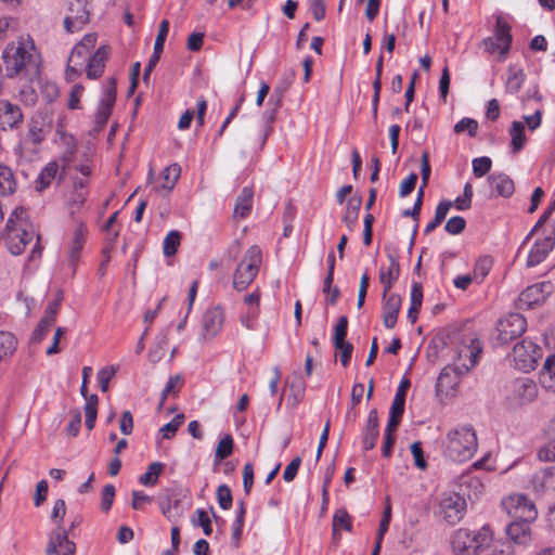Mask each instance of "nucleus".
<instances>
[{"mask_svg": "<svg viewBox=\"0 0 555 555\" xmlns=\"http://www.w3.org/2000/svg\"><path fill=\"white\" fill-rule=\"evenodd\" d=\"M116 371L113 366L104 367L98 372V382L102 391L108 390V383L115 375Z\"/></svg>", "mask_w": 555, "mask_h": 555, "instance_id": "62", "label": "nucleus"}, {"mask_svg": "<svg viewBox=\"0 0 555 555\" xmlns=\"http://www.w3.org/2000/svg\"><path fill=\"white\" fill-rule=\"evenodd\" d=\"M2 60L8 77H27L38 73L40 54L34 39L29 35H21L7 46Z\"/></svg>", "mask_w": 555, "mask_h": 555, "instance_id": "1", "label": "nucleus"}, {"mask_svg": "<svg viewBox=\"0 0 555 555\" xmlns=\"http://www.w3.org/2000/svg\"><path fill=\"white\" fill-rule=\"evenodd\" d=\"M379 435L378 414L375 409L371 410L367 415L366 427L363 436V448L371 450L375 447Z\"/></svg>", "mask_w": 555, "mask_h": 555, "instance_id": "29", "label": "nucleus"}, {"mask_svg": "<svg viewBox=\"0 0 555 555\" xmlns=\"http://www.w3.org/2000/svg\"><path fill=\"white\" fill-rule=\"evenodd\" d=\"M17 348V339L7 331H0V363L13 356Z\"/></svg>", "mask_w": 555, "mask_h": 555, "instance_id": "38", "label": "nucleus"}, {"mask_svg": "<svg viewBox=\"0 0 555 555\" xmlns=\"http://www.w3.org/2000/svg\"><path fill=\"white\" fill-rule=\"evenodd\" d=\"M24 115L21 107L9 101H0V129H17L23 124Z\"/></svg>", "mask_w": 555, "mask_h": 555, "instance_id": "19", "label": "nucleus"}, {"mask_svg": "<svg viewBox=\"0 0 555 555\" xmlns=\"http://www.w3.org/2000/svg\"><path fill=\"white\" fill-rule=\"evenodd\" d=\"M344 529L348 532L352 529V524L349 514L346 509H337L333 516L332 530L333 541L338 544L340 541L339 530Z\"/></svg>", "mask_w": 555, "mask_h": 555, "instance_id": "33", "label": "nucleus"}, {"mask_svg": "<svg viewBox=\"0 0 555 555\" xmlns=\"http://www.w3.org/2000/svg\"><path fill=\"white\" fill-rule=\"evenodd\" d=\"M300 465H301V457L300 456L294 457L292 460V462L285 467L284 473H283V479L286 482L293 481L298 473Z\"/></svg>", "mask_w": 555, "mask_h": 555, "instance_id": "61", "label": "nucleus"}, {"mask_svg": "<svg viewBox=\"0 0 555 555\" xmlns=\"http://www.w3.org/2000/svg\"><path fill=\"white\" fill-rule=\"evenodd\" d=\"M417 182V175L416 173H410L408 178L402 181L400 185L399 194L401 197L408 196L415 188V184Z\"/></svg>", "mask_w": 555, "mask_h": 555, "instance_id": "64", "label": "nucleus"}, {"mask_svg": "<svg viewBox=\"0 0 555 555\" xmlns=\"http://www.w3.org/2000/svg\"><path fill=\"white\" fill-rule=\"evenodd\" d=\"M532 486L539 492L555 491V466L537 472L532 477Z\"/></svg>", "mask_w": 555, "mask_h": 555, "instance_id": "28", "label": "nucleus"}, {"mask_svg": "<svg viewBox=\"0 0 555 555\" xmlns=\"http://www.w3.org/2000/svg\"><path fill=\"white\" fill-rule=\"evenodd\" d=\"M527 327L526 319L519 313H509L498 322V339L502 344H508L519 337Z\"/></svg>", "mask_w": 555, "mask_h": 555, "instance_id": "12", "label": "nucleus"}, {"mask_svg": "<svg viewBox=\"0 0 555 555\" xmlns=\"http://www.w3.org/2000/svg\"><path fill=\"white\" fill-rule=\"evenodd\" d=\"M540 347L528 339L518 343L513 349V358L518 370L530 372L535 369L538 360L541 358Z\"/></svg>", "mask_w": 555, "mask_h": 555, "instance_id": "9", "label": "nucleus"}, {"mask_svg": "<svg viewBox=\"0 0 555 555\" xmlns=\"http://www.w3.org/2000/svg\"><path fill=\"white\" fill-rule=\"evenodd\" d=\"M511 26L502 17L498 16L494 35L482 40V47L489 54L499 53V61L505 60L512 46Z\"/></svg>", "mask_w": 555, "mask_h": 555, "instance_id": "7", "label": "nucleus"}, {"mask_svg": "<svg viewBox=\"0 0 555 555\" xmlns=\"http://www.w3.org/2000/svg\"><path fill=\"white\" fill-rule=\"evenodd\" d=\"M108 55L109 49L102 46L88 59L87 77L89 79H98L102 76Z\"/></svg>", "mask_w": 555, "mask_h": 555, "instance_id": "26", "label": "nucleus"}, {"mask_svg": "<svg viewBox=\"0 0 555 555\" xmlns=\"http://www.w3.org/2000/svg\"><path fill=\"white\" fill-rule=\"evenodd\" d=\"M482 352L481 343L477 338H469L462 341L455 350L452 364L443 367L438 380V388H453L457 385V379L452 380L451 375L454 374L456 378L462 377L468 373L478 362Z\"/></svg>", "mask_w": 555, "mask_h": 555, "instance_id": "2", "label": "nucleus"}, {"mask_svg": "<svg viewBox=\"0 0 555 555\" xmlns=\"http://www.w3.org/2000/svg\"><path fill=\"white\" fill-rule=\"evenodd\" d=\"M478 129L477 120L473 118H462L454 126V132L462 133L467 132L469 137H475Z\"/></svg>", "mask_w": 555, "mask_h": 555, "instance_id": "50", "label": "nucleus"}, {"mask_svg": "<svg viewBox=\"0 0 555 555\" xmlns=\"http://www.w3.org/2000/svg\"><path fill=\"white\" fill-rule=\"evenodd\" d=\"M115 498V487L113 485H106L102 491L101 509L108 512L112 508Z\"/></svg>", "mask_w": 555, "mask_h": 555, "instance_id": "58", "label": "nucleus"}, {"mask_svg": "<svg viewBox=\"0 0 555 555\" xmlns=\"http://www.w3.org/2000/svg\"><path fill=\"white\" fill-rule=\"evenodd\" d=\"M511 151L514 154L519 153L526 145L527 138L525 133V125L521 121H513L509 128Z\"/></svg>", "mask_w": 555, "mask_h": 555, "instance_id": "34", "label": "nucleus"}, {"mask_svg": "<svg viewBox=\"0 0 555 555\" xmlns=\"http://www.w3.org/2000/svg\"><path fill=\"white\" fill-rule=\"evenodd\" d=\"M465 225V219L463 217L455 216L447 221L444 230L451 235H457L464 231Z\"/></svg>", "mask_w": 555, "mask_h": 555, "instance_id": "55", "label": "nucleus"}, {"mask_svg": "<svg viewBox=\"0 0 555 555\" xmlns=\"http://www.w3.org/2000/svg\"><path fill=\"white\" fill-rule=\"evenodd\" d=\"M554 245L555 238L552 235L538 238L529 250L527 267L531 268L540 264L554 248Z\"/></svg>", "mask_w": 555, "mask_h": 555, "instance_id": "22", "label": "nucleus"}, {"mask_svg": "<svg viewBox=\"0 0 555 555\" xmlns=\"http://www.w3.org/2000/svg\"><path fill=\"white\" fill-rule=\"evenodd\" d=\"M531 521L515 519L506 528L508 538L520 545H527L531 541Z\"/></svg>", "mask_w": 555, "mask_h": 555, "instance_id": "27", "label": "nucleus"}, {"mask_svg": "<svg viewBox=\"0 0 555 555\" xmlns=\"http://www.w3.org/2000/svg\"><path fill=\"white\" fill-rule=\"evenodd\" d=\"M5 231L8 233V245L11 254L21 255L26 246L34 240L37 242L31 250L30 258L41 256L42 247L39 245V236L36 234L33 224L28 221L23 207H16L10 215Z\"/></svg>", "mask_w": 555, "mask_h": 555, "instance_id": "3", "label": "nucleus"}, {"mask_svg": "<svg viewBox=\"0 0 555 555\" xmlns=\"http://www.w3.org/2000/svg\"><path fill=\"white\" fill-rule=\"evenodd\" d=\"M88 184V180L85 179H75L73 181L72 190L66 199L72 214L79 211L85 204L89 194Z\"/></svg>", "mask_w": 555, "mask_h": 555, "instance_id": "23", "label": "nucleus"}, {"mask_svg": "<svg viewBox=\"0 0 555 555\" xmlns=\"http://www.w3.org/2000/svg\"><path fill=\"white\" fill-rule=\"evenodd\" d=\"M195 514L197 516V521L193 518V524L202 527L204 534L209 537L212 533V527L210 517L208 516L207 512L204 509H196Z\"/></svg>", "mask_w": 555, "mask_h": 555, "instance_id": "54", "label": "nucleus"}, {"mask_svg": "<svg viewBox=\"0 0 555 555\" xmlns=\"http://www.w3.org/2000/svg\"><path fill=\"white\" fill-rule=\"evenodd\" d=\"M538 386L529 377L515 379L511 385L509 399L517 405H524L535 400Z\"/></svg>", "mask_w": 555, "mask_h": 555, "instance_id": "16", "label": "nucleus"}, {"mask_svg": "<svg viewBox=\"0 0 555 555\" xmlns=\"http://www.w3.org/2000/svg\"><path fill=\"white\" fill-rule=\"evenodd\" d=\"M27 137L34 144L41 143L44 140L42 122L39 120H31L29 124Z\"/></svg>", "mask_w": 555, "mask_h": 555, "instance_id": "52", "label": "nucleus"}, {"mask_svg": "<svg viewBox=\"0 0 555 555\" xmlns=\"http://www.w3.org/2000/svg\"><path fill=\"white\" fill-rule=\"evenodd\" d=\"M492 162L489 157H478L473 160V172L475 177L481 178L491 169Z\"/></svg>", "mask_w": 555, "mask_h": 555, "instance_id": "51", "label": "nucleus"}, {"mask_svg": "<svg viewBox=\"0 0 555 555\" xmlns=\"http://www.w3.org/2000/svg\"><path fill=\"white\" fill-rule=\"evenodd\" d=\"M362 205V197L361 196H352L348 203H347V209L346 214L343 217V221L347 224L349 230H352L353 225L356 224L358 217H359V210Z\"/></svg>", "mask_w": 555, "mask_h": 555, "instance_id": "41", "label": "nucleus"}, {"mask_svg": "<svg viewBox=\"0 0 555 555\" xmlns=\"http://www.w3.org/2000/svg\"><path fill=\"white\" fill-rule=\"evenodd\" d=\"M233 452V439L230 435L223 437L217 444L215 456L218 461L229 457Z\"/></svg>", "mask_w": 555, "mask_h": 555, "instance_id": "48", "label": "nucleus"}, {"mask_svg": "<svg viewBox=\"0 0 555 555\" xmlns=\"http://www.w3.org/2000/svg\"><path fill=\"white\" fill-rule=\"evenodd\" d=\"M224 321L222 309L215 307L208 309L202 318V336L204 339L214 338L221 330Z\"/></svg>", "mask_w": 555, "mask_h": 555, "instance_id": "21", "label": "nucleus"}, {"mask_svg": "<svg viewBox=\"0 0 555 555\" xmlns=\"http://www.w3.org/2000/svg\"><path fill=\"white\" fill-rule=\"evenodd\" d=\"M88 229L85 223L79 222L68 241V264L72 269V274H75L77 263L80 259V253L86 244Z\"/></svg>", "mask_w": 555, "mask_h": 555, "instance_id": "17", "label": "nucleus"}, {"mask_svg": "<svg viewBox=\"0 0 555 555\" xmlns=\"http://www.w3.org/2000/svg\"><path fill=\"white\" fill-rule=\"evenodd\" d=\"M62 140L66 149L64 153L60 156V158L56 159V162H59L61 165L60 179H64L66 170L75 159V155L77 152V144L72 135L63 134Z\"/></svg>", "mask_w": 555, "mask_h": 555, "instance_id": "30", "label": "nucleus"}, {"mask_svg": "<svg viewBox=\"0 0 555 555\" xmlns=\"http://www.w3.org/2000/svg\"><path fill=\"white\" fill-rule=\"evenodd\" d=\"M553 292V285L550 282H541L528 286L518 297L519 309H531L541 305Z\"/></svg>", "mask_w": 555, "mask_h": 555, "instance_id": "14", "label": "nucleus"}, {"mask_svg": "<svg viewBox=\"0 0 555 555\" xmlns=\"http://www.w3.org/2000/svg\"><path fill=\"white\" fill-rule=\"evenodd\" d=\"M180 500L177 498L173 490H166L160 494L159 498V507L162 514L167 517L169 520L172 517V511L179 507Z\"/></svg>", "mask_w": 555, "mask_h": 555, "instance_id": "40", "label": "nucleus"}, {"mask_svg": "<svg viewBox=\"0 0 555 555\" xmlns=\"http://www.w3.org/2000/svg\"><path fill=\"white\" fill-rule=\"evenodd\" d=\"M427 185H424L422 183L421 188L418 189V192H417V197H416V201L413 205V210H404L402 212V215L404 217H412L414 218L415 221L418 220V216H420V212H421V208H422V204H423V196H424V190Z\"/></svg>", "mask_w": 555, "mask_h": 555, "instance_id": "60", "label": "nucleus"}, {"mask_svg": "<svg viewBox=\"0 0 555 555\" xmlns=\"http://www.w3.org/2000/svg\"><path fill=\"white\" fill-rule=\"evenodd\" d=\"M389 266L387 268L382 267L378 272L379 283L383 285L384 298L390 292L395 283L400 276V264L398 261V255L393 251L387 253Z\"/></svg>", "mask_w": 555, "mask_h": 555, "instance_id": "18", "label": "nucleus"}, {"mask_svg": "<svg viewBox=\"0 0 555 555\" xmlns=\"http://www.w3.org/2000/svg\"><path fill=\"white\" fill-rule=\"evenodd\" d=\"M76 543L68 538V531L57 527L49 535L46 555H74Z\"/></svg>", "mask_w": 555, "mask_h": 555, "instance_id": "15", "label": "nucleus"}, {"mask_svg": "<svg viewBox=\"0 0 555 555\" xmlns=\"http://www.w3.org/2000/svg\"><path fill=\"white\" fill-rule=\"evenodd\" d=\"M167 346H168L167 333L162 332L157 336V341H156L155 348L152 349L149 353L150 361L153 363L158 362L165 356Z\"/></svg>", "mask_w": 555, "mask_h": 555, "instance_id": "46", "label": "nucleus"}, {"mask_svg": "<svg viewBox=\"0 0 555 555\" xmlns=\"http://www.w3.org/2000/svg\"><path fill=\"white\" fill-rule=\"evenodd\" d=\"M525 78L526 76L522 68L515 64H511L506 72V91L509 93H517L521 89Z\"/></svg>", "mask_w": 555, "mask_h": 555, "instance_id": "32", "label": "nucleus"}, {"mask_svg": "<svg viewBox=\"0 0 555 555\" xmlns=\"http://www.w3.org/2000/svg\"><path fill=\"white\" fill-rule=\"evenodd\" d=\"M85 404V414H86V427L88 430H92L95 425L96 416H98V404L99 398L96 395H88Z\"/></svg>", "mask_w": 555, "mask_h": 555, "instance_id": "43", "label": "nucleus"}, {"mask_svg": "<svg viewBox=\"0 0 555 555\" xmlns=\"http://www.w3.org/2000/svg\"><path fill=\"white\" fill-rule=\"evenodd\" d=\"M61 165L56 160L49 162L39 172L35 180V189L38 192H42L48 189L54 180L61 181Z\"/></svg>", "mask_w": 555, "mask_h": 555, "instance_id": "25", "label": "nucleus"}, {"mask_svg": "<svg viewBox=\"0 0 555 555\" xmlns=\"http://www.w3.org/2000/svg\"><path fill=\"white\" fill-rule=\"evenodd\" d=\"M492 540L493 533L488 526L477 531L460 528L452 533L450 544L454 555H479L491 545Z\"/></svg>", "mask_w": 555, "mask_h": 555, "instance_id": "5", "label": "nucleus"}, {"mask_svg": "<svg viewBox=\"0 0 555 555\" xmlns=\"http://www.w3.org/2000/svg\"><path fill=\"white\" fill-rule=\"evenodd\" d=\"M478 449L476 430L470 425L451 429L446 437L444 454L452 461L463 463L470 460Z\"/></svg>", "mask_w": 555, "mask_h": 555, "instance_id": "4", "label": "nucleus"}, {"mask_svg": "<svg viewBox=\"0 0 555 555\" xmlns=\"http://www.w3.org/2000/svg\"><path fill=\"white\" fill-rule=\"evenodd\" d=\"M116 102V79L109 78L103 87V94L98 105L94 124L98 131H101L106 125L112 109Z\"/></svg>", "mask_w": 555, "mask_h": 555, "instance_id": "11", "label": "nucleus"}, {"mask_svg": "<svg viewBox=\"0 0 555 555\" xmlns=\"http://www.w3.org/2000/svg\"><path fill=\"white\" fill-rule=\"evenodd\" d=\"M466 513L465 499L455 492L447 493L439 502V515L450 525L457 524Z\"/></svg>", "mask_w": 555, "mask_h": 555, "instance_id": "10", "label": "nucleus"}, {"mask_svg": "<svg viewBox=\"0 0 555 555\" xmlns=\"http://www.w3.org/2000/svg\"><path fill=\"white\" fill-rule=\"evenodd\" d=\"M181 242V234L178 231H170L163 244V250L165 256L170 257L177 253V249Z\"/></svg>", "mask_w": 555, "mask_h": 555, "instance_id": "45", "label": "nucleus"}, {"mask_svg": "<svg viewBox=\"0 0 555 555\" xmlns=\"http://www.w3.org/2000/svg\"><path fill=\"white\" fill-rule=\"evenodd\" d=\"M540 382L545 389L555 391V354L545 360L540 372Z\"/></svg>", "mask_w": 555, "mask_h": 555, "instance_id": "39", "label": "nucleus"}, {"mask_svg": "<svg viewBox=\"0 0 555 555\" xmlns=\"http://www.w3.org/2000/svg\"><path fill=\"white\" fill-rule=\"evenodd\" d=\"M262 262V253L257 245L250 246L238 262L233 275V286L237 291L246 289L255 280Z\"/></svg>", "mask_w": 555, "mask_h": 555, "instance_id": "6", "label": "nucleus"}, {"mask_svg": "<svg viewBox=\"0 0 555 555\" xmlns=\"http://www.w3.org/2000/svg\"><path fill=\"white\" fill-rule=\"evenodd\" d=\"M347 328H348V319L346 315H343L339 318L338 323L335 326V333H334V346L335 348H339L343 346L344 343H347L345 340L347 336Z\"/></svg>", "mask_w": 555, "mask_h": 555, "instance_id": "49", "label": "nucleus"}, {"mask_svg": "<svg viewBox=\"0 0 555 555\" xmlns=\"http://www.w3.org/2000/svg\"><path fill=\"white\" fill-rule=\"evenodd\" d=\"M164 470V464L153 462L149 465L147 470L139 477V482L145 487H153L158 482V478Z\"/></svg>", "mask_w": 555, "mask_h": 555, "instance_id": "42", "label": "nucleus"}, {"mask_svg": "<svg viewBox=\"0 0 555 555\" xmlns=\"http://www.w3.org/2000/svg\"><path fill=\"white\" fill-rule=\"evenodd\" d=\"M184 421L183 414L176 415L169 423L165 424L160 429L159 433L164 439H171L175 437L177 430L182 425Z\"/></svg>", "mask_w": 555, "mask_h": 555, "instance_id": "47", "label": "nucleus"}, {"mask_svg": "<svg viewBox=\"0 0 555 555\" xmlns=\"http://www.w3.org/2000/svg\"><path fill=\"white\" fill-rule=\"evenodd\" d=\"M401 307V297L397 294H387L383 297V322L386 328H393L397 324Z\"/></svg>", "mask_w": 555, "mask_h": 555, "instance_id": "24", "label": "nucleus"}, {"mask_svg": "<svg viewBox=\"0 0 555 555\" xmlns=\"http://www.w3.org/2000/svg\"><path fill=\"white\" fill-rule=\"evenodd\" d=\"M72 14L64 20V27L67 33L80 30L89 22V11L86 9L85 0H75L70 4Z\"/></svg>", "mask_w": 555, "mask_h": 555, "instance_id": "20", "label": "nucleus"}, {"mask_svg": "<svg viewBox=\"0 0 555 555\" xmlns=\"http://www.w3.org/2000/svg\"><path fill=\"white\" fill-rule=\"evenodd\" d=\"M283 91L280 89H274L271 94L268 104L272 106L271 112L264 113L263 117L266 118V124L254 134V147L261 150L271 133L272 127L271 124L275 119V112L282 105Z\"/></svg>", "mask_w": 555, "mask_h": 555, "instance_id": "13", "label": "nucleus"}, {"mask_svg": "<svg viewBox=\"0 0 555 555\" xmlns=\"http://www.w3.org/2000/svg\"><path fill=\"white\" fill-rule=\"evenodd\" d=\"M492 268V259L489 256L478 258L475 263L473 276L477 283H481Z\"/></svg>", "mask_w": 555, "mask_h": 555, "instance_id": "44", "label": "nucleus"}, {"mask_svg": "<svg viewBox=\"0 0 555 555\" xmlns=\"http://www.w3.org/2000/svg\"><path fill=\"white\" fill-rule=\"evenodd\" d=\"M181 382H182V379H181L180 375H173V376L169 377V379L162 392V399H160V402L158 405L159 409L163 408L167 397L176 391V389L179 387Z\"/></svg>", "mask_w": 555, "mask_h": 555, "instance_id": "56", "label": "nucleus"}, {"mask_svg": "<svg viewBox=\"0 0 555 555\" xmlns=\"http://www.w3.org/2000/svg\"><path fill=\"white\" fill-rule=\"evenodd\" d=\"M168 31L169 22L167 20H163L159 24L158 34L154 43V50H156V52H163Z\"/></svg>", "mask_w": 555, "mask_h": 555, "instance_id": "57", "label": "nucleus"}, {"mask_svg": "<svg viewBox=\"0 0 555 555\" xmlns=\"http://www.w3.org/2000/svg\"><path fill=\"white\" fill-rule=\"evenodd\" d=\"M81 425V413L79 410L72 411V420L66 427V433L70 437H76Z\"/></svg>", "mask_w": 555, "mask_h": 555, "instance_id": "63", "label": "nucleus"}, {"mask_svg": "<svg viewBox=\"0 0 555 555\" xmlns=\"http://www.w3.org/2000/svg\"><path fill=\"white\" fill-rule=\"evenodd\" d=\"M491 189L501 196L508 197L514 192L513 180L505 175H492L489 177Z\"/></svg>", "mask_w": 555, "mask_h": 555, "instance_id": "35", "label": "nucleus"}, {"mask_svg": "<svg viewBox=\"0 0 555 555\" xmlns=\"http://www.w3.org/2000/svg\"><path fill=\"white\" fill-rule=\"evenodd\" d=\"M411 453L413 455L415 466L420 469H425L427 467V463L420 441H415L411 444Z\"/></svg>", "mask_w": 555, "mask_h": 555, "instance_id": "59", "label": "nucleus"}, {"mask_svg": "<svg viewBox=\"0 0 555 555\" xmlns=\"http://www.w3.org/2000/svg\"><path fill=\"white\" fill-rule=\"evenodd\" d=\"M502 507L514 519L533 521L538 515L534 503L522 494L507 496L502 501Z\"/></svg>", "mask_w": 555, "mask_h": 555, "instance_id": "8", "label": "nucleus"}, {"mask_svg": "<svg viewBox=\"0 0 555 555\" xmlns=\"http://www.w3.org/2000/svg\"><path fill=\"white\" fill-rule=\"evenodd\" d=\"M254 191L249 186H245L236 198L234 207V217L244 219L253 208Z\"/></svg>", "mask_w": 555, "mask_h": 555, "instance_id": "31", "label": "nucleus"}, {"mask_svg": "<svg viewBox=\"0 0 555 555\" xmlns=\"http://www.w3.org/2000/svg\"><path fill=\"white\" fill-rule=\"evenodd\" d=\"M180 175L181 167L178 164L167 166L160 173L163 183L158 188V191H165L166 193L170 192L175 188Z\"/></svg>", "mask_w": 555, "mask_h": 555, "instance_id": "36", "label": "nucleus"}, {"mask_svg": "<svg viewBox=\"0 0 555 555\" xmlns=\"http://www.w3.org/2000/svg\"><path fill=\"white\" fill-rule=\"evenodd\" d=\"M16 180L10 167L0 164V196H8L15 192Z\"/></svg>", "mask_w": 555, "mask_h": 555, "instance_id": "37", "label": "nucleus"}, {"mask_svg": "<svg viewBox=\"0 0 555 555\" xmlns=\"http://www.w3.org/2000/svg\"><path fill=\"white\" fill-rule=\"evenodd\" d=\"M217 500L222 509H230L232 506V493L227 485H221L217 489Z\"/></svg>", "mask_w": 555, "mask_h": 555, "instance_id": "53", "label": "nucleus"}]
</instances>
